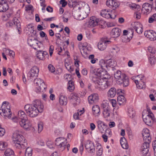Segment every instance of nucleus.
Instances as JSON below:
<instances>
[{
  "label": "nucleus",
  "instance_id": "18",
  "mask_svg": "<svg viewBox=\"0 0 156 156\" xmlns=\"http://www.w3.org/2000/svg\"><path fill=\"white\" fill-rule=\"evenodd\" d=\"M106 4L108 7L113 10L117 8L119 6L118 3L114 0H107Z\"/></svg>",
  "mask_w": 156,
  "mask_h": 156
},
{
  "label": "nucleus",
  "instance_id": "61",
  "mask_svg": "<svg viewBox=\"0 0 156 156\" xmlns=\"http://www.w3.org/2000/svg\"><path fill=\"white\" fill-rule=\"evenodd\" d=\"M5 132V129L0 127V136H3Z\"/></svg>",
  "mask_w": 156,
  "mask_h": 156
},
{
  "label": "nucleus",
  "instance_id": "6",
  "mask_svg": "<svg viewBox=\"0 0 156 156\" xmlns=\"http://www.w3.org/2000/svg\"><path fill=\"white\" fill-rule=\"evenodd\" d=\"M39 72L38 68L36 66H34L28 73V77L30 80H32L33 78H35L38 76Z\"/></svg>",
  "mask_w": 156,
  "mask_h": 156
},
{
  "label": "nucleus",
  "instance_id": "37",
  "mask_svg": "<svg viewBox=\"0 0 156 156\" xmlns=\"http://www.w3.org/2000/svg\"><path fill=\"white\" fill-rule=\"evenodd\" d=\"M69 3L68 4L70 8H76L78 6H77L78 2L76 1L75 0H68Z\"/></svg>",
  "mask_w": 156,
  "mask_h": 156
},
{
  "label": "nucleus",
  "instance_id": "52",
  "mask_svg": "<svg viewBox=\"0 0 156 156\" xmlns=\"http://www.w3.org/2000/svg\"><path fill=\"white\" fill-rule=\"evenodd\" d=\"M94 55H91L89 56V59L91 60L90 62L92 64H94L96 62L95 58H94Z\"/></svg>",
  "mask_w": 156,
  "mask_h": 156
},
{
  "label": "nucleus",
  "instance_id": "20",
  "mask_svg": "<svg viewBox=\"0 0 156 156\" xmlns=\"http://www.w3.org/2000/svg\"><path fill=\"white\" fill-rule=\"evenodd\" d=\"M106 70H101V69L97 70V73L99 74L98 76L101 79L107 80L110 78L109 76L107 73Z\"/></svg>",
  "mask_w": 156,
  "mask_h": 156
},
{
  "label": "nucleus",
  "instance_id": "24",
  "mask_svg": "<svg viewBox=\"0 0 156 156\" xmlns=\"http://www.w3.org/2000/svg\"><path fill=\"white\" fill-rule=\"evenodd\" d=\"M101 15L103 17L108 19L110 18L112 19H114L116 17L115 15L114 16V17L112 16V15L108 12V11L106 9L101 11Z\"/></svg>",
  "mask_w": 156,
  "mask_h": 156
},
{
  "label": "nucleus",
  "instance_id": "16",
  "mask_svg": "<svg viewBox=\"0 0 156 156\" xmlns=\"http://www.w3.org/2000/svg\"><path fill=\"white\" fill-rule=\"evenodd\" d=\"M111 41L106 40L105 39H102L101 41L99 42L98 45V49L101 51L105 50L107 44L110 43Z\"/></svg>",
  "mask_w": 156,
  "mask_h": 156
},
{
  "label": "nucleus",
  "instance_id": "30",
  "mask_svg": "<svg viewBox=\"0 0 156 156\" xmlns=\"http://www.w3.org/2000/svg\"><path fill=\"white\" fill-rule=\"evenodd\" d=\"M93 113L95 116H98L100 114V110L99 106L98 105L94 106L92 107Z\"/></svg>",
  "mask_w": 156,
  "mask_h": 156
},
{
  "label": "nucleus",
  "instance_id": "50",
  "mask_svg": "<svg viewBox=\"0 0 156 156\" xmlns=\"http://www.w3.org/2000/svg\"><path fill=\"white\" fill-rule=\"evenodd\" d=\"M44 82L40 78L36 79L34 80V83L37 86H38Z\"/></svg>",
  "mask_w": 156,
  "mask_h": 156
},
{
  "label": "nucleus",
  "instance_id": "53",
  "mask_svg": "<svg viewBox=\"0 0 156 156\" xmlns=\"http://www.w3.org/2000/svg\"><path fill=\"white\" fill-rule=\"evenodd\" d=\"M43 128V123L40 122L38 124V130L39 133L41 132Z\"/></svg>",
  "mask_w": 156,
  "mask_h": 156
},
{
  "label": "nucleus",
  "instance_id": "5",
  "mask_svg": "<svg viewBox=\"0 0 156 156\" xmlns=\"http://www.w3.org/2000/svg\"><path fill=\"white\" fill-rule=\"evenodd\" d=\"M148 114L146 116L142 115L144 122L147 125L151 126L154 120V115L150 109H148Z\"/></svg>",
  "mask_w": 156,
  "mask_h": 156
},
{
  "label": "nucleus",
  "instance_id": "60",
  "mask_svg": "<svg viewBox=\"0 0 156 156\" xmlns=\"http://www.w3.org/2000/svg\"><path fill=\"white\" fill-rule=\"evenodd\" d=\"M126 142H127V141L124 137H121L120 140V143L121 145L122 144H125Z\"/></svg>",
  "mask_w": 156,
  "mask_h": 156
},
{
  "label": "nucleus",
  "instance_id": "36",
  "mask_svg": "<svg viewBox=\"0 0 156 156\" xmlns=\"http://www.w3.org/2000/svg\"><path fill=\"white\" fill-rule=\"evenodd\" d=\"M13 21L14 25H16V28L18 30L19 34H20L21 32L20 31V21L16 18H14L13 19Z\"/></svg>",
  "mask_w": 156,
  "mask_h": 156
},
{
  "label": "nucleus",
  "instance_id": "46",
  "mask_svg": "<svg viewBox=\"0 0 156 156\" xmlns=\"http://www.w3.org/2000/svg\"><path fill=\"white\" fill-rule=\"evenodd\" d=\"M96 145L99 148L97 152V155L98 156H101L102 154L103 149L101 148V146L100 144L97 143Z\"/></svg>",
  "mask_w": 156,
  "mask_h": 156
},
{
  "label": "nucleus",
  "instance_id": "25",
  "mask_svg": "<svg viewBox=\"0 0 156 156\" xmlns=\"http://www.w3.org/2000/svg\"><path fill=\"white\" fill-rule=\"evenodd\" d=\"M119 84L124 87H126L129 84V79L125 75V76L123 77L119 81Z\"/></svg>",
  "mask_w": 156,
  "mask_h": 156
},
{
  "label": "nucleus",
  "instance_id": "42",
  "mask_svg": "<svg viewBox=\"0 0 156 156\" xmlns=\"http://www.w3.org/2000/svg\"><path fill=\"white\" fill-rule=\"evenodd\" d=\"M128 115L131 118H133L135 115V111L133 108H130L128 109Z\"/></svg>",
  "mask_w": 156,
  "mask_h": 156
},
{
  "label": "nucleus",
  "instance_id": "35",
  "mask_svg": "<svg viewBox=\"0 0 156 156\" xmlns=\"http://www.w3.org/2000/svg\"><path fill=\"white\" fill-rule=\"evenodd\" d=\"M74 11H73L74 14L75 16L79 17L80 20H83L86 17V13L85 12H83L80 14V12H75V9H73Z\"/></svg>",
  "mask_w": 156,
  "mask_h": 156
},
{
  "label": "nucleus",
  "instance_id": "22",
  "mask_svg": "<svg viewBox=\"0 0 156 156\" xmlns=\"http://www.w3.org/2000/svg\"><path fill=\"white\" fill-rule=\"evenodd\" d=\"M121 33V30L118 28H113L111 32V35L113 38H117L119 37Z\"/></svg>",
  "mask_w": 156,
  "mask_h": 156
},
{
  "label": "nucleus",
  "instance_id": "38",
  "mask_svg": "<svg viewBox=\"0 0 156 156\" xmlns=\"http://www.w3.org/2000/svg\"><path fill=\"white\" fill-rule=\"evenodd\" d=\"M106 62H107V65H108V67L113 68L114 67H115L116 65V62L113 60L109 59L108 60H107Z\"/></svg>",
  "mask_w": 156,
  "mask_h": 156
},
{
  "label": "nucleus",
  "instance_id": "39",
  "mask_svg": "<svg viewBox=\"0 0 156 156\" xmlns=\"http://www.w3.org/2000/svg\"><path fill=\"white\" fill-rule=\"evenodd\" d=\"M38 86L39 87L38 88L37 90L38 92H44L45 91V89L47 87L44 82Z\"/></svg>",
  "mask_w": 156,
  "mask_h": 156
},
{
  "label": "nucleus",
  "instance_id": "19",
  "mask_svg": "<svg viewBox=\"0 0 156 156\" xmlns=\"http://www.w3.org/2000/svg\"><path fill=\"white\" fill-rule=\"evenodd\" d=\"M101 21L99 19H97L95 16L90 17L88 22V26L91 27H94L97 25Z\"/></svg>",
  "mask_w": 156,
  "mask_h": 156
},
{
  "label": "nucleus",
  "instance_id": "8",
  "mask_svg": "<svg viewBox=\"0 0 156 156\" xmlns=\"http://www.w3.org/2000/svg\"><path fill=\"white\" fill-rule=\"evenodd\" d=\"M66 139L63 137L58 138L55 140V144L56 145L60 148H62V150L65 149V146H66Z\"/></svg>",
  "mask_w": 156,
  "mask_h": 156
},
{
  "label": "nucleus",
  "instance_id": "43",
  "mask_svg": "<svg viewBox=\"0 0 156 156\" xmlns=\"http://www.w3.org/2000/svg\"><path fill=\"white\" fill-rule=\"evenodd\" d=\"M5 154L6 156H13L14 152L10 149L9 148L5 150Z\"/></svg>",
  "mask_w": 156,
  "mask_h": 156
},
{
  "label": "nucleus",
  "instance_id": "49",
  "mask_svg": "<svg viewBox=\"0 0 156 156\" xmlns=\"http://www.w3.org/2000/svg\"><path fill=\"white\" fill-rule=\"evenodd\" d=\"M149 61L151 65V66H154L156 62L155 57L154 56L150 57L149 59Z\"/></svg>",
  "mask_w": 156,
  "mask_h": 156
},
{
  "label": "nucleus",
  "instance_id": "27",
  "mask_svg": "<svg viewBox=\"0 0 156 156\" xmlns=\"http://www.w3.org/2000/svg\"><path fill=\"white\" fill-rule=\"evenodd\" d=\"M10 106H7V108H4L3 115L5 118L7 117L10 118H11V115H12V113L11 110L10 109Z\"/></svg>",
  "mask_w": 156,
  "mask_h": 156
},
{
  "label": "nucleus",
  "instance_id": "57",
  "mask_svg": "<svg viewBox=\"0 0 156 156\" xmlns=\"http://www.w3.org/2000/svg\"><path fill=\"white\" fill-rule=\"evenodd\" d=\"M148 51L152 54H154L155 53V49L151 47H149L148 48Z\"/></svg>",
  "mask_w": 156,
  "mask_h": 156
},
{
  "label": "nucleus",
  "instance_id": "23",
  "mask_svg": "<svg viewBox=\"0 0 156 156\" xmlns=\"http://www.w3.org/2000/svg\"><path fill=\"white\" fill-rule=\"evenodd\" d=\"M98 96L97 94H92L88 97V101L90 104L96 103L98 101Z\"/></svg>",
  "mask_w": 156,
  "mask_h": 156
},
{
  "label": "nucleus",
  "instance_id": "56",
  "mask_svg": "<svg viewBox=\"0 0 156 156\" xmlns=\"http://www.w3.org/2000/svg\"><path fill=\"white\" fill-rule=\"evenodd\" d=\"M46 144L47 146L50 148H52L53 147V142L51 141H48L46 143Z\"/></svg>",
  "mask_w": 156,
  "mask_h": 156
},
{
  "label": "nucleus",
  "instance_id": "58",
  "mask_svg": "<svg viewBox=\"0 0 156 156\" xmlns=\"http://www.w3.org/2000/svg\"><path fill=\"white\" fill-rule=\"evenodd\" d=\"M54 50V47L52 45H50L49 48V54L50 56H51L52 55L53 50Z\"/></svg>",
  "mask_w": 156,
  "mask_h": 156
},
{
  "label": "nucleus",
  "instance_id": "2",
  "mask_svg": "<svg viewBox=\"0 0 156 156\" xmlns=\"http://www.w3.org/2000/svg\"><path fill=\"white\" fill-rule=\"evenodd\" d=\"M13 142L15 146L19 149H24L27 146V143L24 137L17 132L13 135Z\"/></svg>",
  "mask_w": 156,
  "mask_h": 156
},
{
  "label": "nucleus",
  "instance_id": "1",
  "mask_svg": "<svg viewBox=\"0 0 156 156\" xmlns=\"http://www.w3.org/2000/svg\"><path fill=\"white\" fill-rule=\"evenodd\" d=\"M44 106L41 101L39 100L34 101L31 104H27L24 107L27 114L31 117L36 116L39 112H42L44 110Z\"/></svg>",
  "mask_w": 156,
  "mask_h": 156
},
{
  "label": "nucleus",
  "instance_id": "17",
  "mask_svg": "<svg viewBox=\"0 0 156 156\" xmlns=\"http://www.w3.org/2000/svg\"><path fill=\"white\" fill-rule=\"evenodd\" d=\"M152 9V5L146 2L143 5L142 11L145 10V11H144V13L147 15L151 11Z\"/></svg>",
  "mask_w": 156,
  "mask_h": 156
},
{
  "label": "nucleus",
  "instance_id": "3",
  "mask_svg": "<svg viewBox=\"0 0 156 156\" xmlns=\"http://www.w3.org/2000/svg\"><path fill=\"white\" fill-rule=\"evenodd\" d=\"M17 119V122H19L20 126L24 129H27L31 126V124L28 120L27 116L23 111H20L18 112Z\"/></svg>",
  "mask_w": 156,
  "mask_h": 156
},
{
  "label": "nucleus",
  "instance_id": "62",
  "mask_svg": "<svg viewBox=\"0 0 156 156\" xmlns=\"http://www.w3.org/2000/svg\"><path fill=\"white\" fill-rule=\"evenodd\" d=\"M153 15L151 16L149 18L148 20V22L149 23H152L154 21H156L155 19L153 17Z\"/></svg>",
  "mask_w": 156,
  "mask_h": 156
},
{
  "label": "nucleus",
  "instance_id": "41",
  "mask_svg": "<svg viewBox=\"0 0 156 156\" xmlns=\"http://www.w3.org/2000/svg\"><path fill=\"white\" fill-rule=\"evenodd\" d=\"M75 87L73 84V82L72 80L69 81L68 83V89L70 92L72 91L74 89Z\"/></svg>",
  "mask_w": 156,
  "mask_h": 156
},
{
  "label": "nucleus",
  "instance_id": "21",
  "mask_svg": "<svg viewBox=\"0 0 156 156\" xmlns=\"http://www.w3.org/2000/svg\"><path fill=\"white\" fill-rule=\"evenodd\" d=\"M9 6L5 0H0V12H5L9 9Z\"/></svg>",
  "mask_w": 156,
  "mask_h": 156
},
{
  "label": "nucleus",
  "instance_id": "14",
  "mask_svg": "<svg viewBox=\"0 0 156 156\" xmlns=\"http://www.w3.org/2000/svg\"><path fill=\"white\" fill-rule=\"evenodd\" d=\"M86 149L90 153H94L95 151L94 143L92 141L88 140L85 145Z\"/></svg>",
  "mask_w": 156,
  "mask_h": 156
},
{
  "label": "nucleus",
  "instance_id": "7",
  "mask_svg": "<svg viewBox=\"0 0 156 156\" xmlns=\"http://www.w3.org/2000/svg\"><path fill=\"white\" fill-rule=\"evenodd\" d=\"M101 107L103 109V115L105 118H108L110 115L111 109L108 104L107 103H103Z\"/></svg>",
  "mask_w": 156,
  "mask_h": 156
},
{
  "label": "nucleus",
  "instance_id": "26",
  "mask_svg": "<svg viewBox=\"0 0 156 156\" xmlns=\"http://www.w3.org/2000/svg\"><path fill=\"white\" fill-rule=\"evenodd\" d=\"M99 65L100 68H98L97 70L100 69L101 70H106V69L108 68V67L107 65V62L103 59L100 61Z\"/></svg>",
  "mask_w": 156,
  "mask_h": 156
},
{
  "label": "nucleus",
  "instance_id": "44",
  "mask_svg": "<svg viewBox=\"0 0 156 156\" xmlns=\"http://www.w3.org/2000/svg\"><path fill=\"white\" fill-rule=\"evenodd\" d=\"M27 28L28 29L29 31H30V32L33 34V35H35L36 34V31L34 30V26L33 25L31 24H29Z\"/></svg>",
  "mask_w": 156,
  "mask_h": 156
},
{
  "label": "nucleus",
  "instance_id": "13",
  "mask_svg": "<svg viewBox=\"0 0 156 156\" xmlns=\"http://www.w3.org/2000/svg\"><path fill=\"white\" fill-rule=\"evenodd\" d=\"M144 141V143L141 146V151L143 155H146L148 152L149 144L151 142Z\"/></svg>",
  "mask_w": 156,
  "mask_h": 156
},
{
  "label": "nucleus",
  "instance_id": "28",
  "mask_svg": "<svg viewBox=\"0 0 156 156\" xmlns=\"http://www.w3.org/2000/svg\"><path fill=\"white\" fill-rule=\"evenodd\" d=\"M59 103L61 105L66 106L67 103V98L63 95L60 96Z\"/></svg>",
  "mask_w": 156,
  "mask_h": 156
},
{
  "label": "nucleus",
  "instance_id": "45",
  "mask_svg": "<svg viewBox=\"0 0 156 156\" xmlns=\"http://www.w3.org/2000/svg\"><path fill=\"white\" fill-rule=\"evenodd\" d=\"M8 146L7 143L3 141H0V150H4Z\"/></svg>",
  "mask_w": 156,
  "mask_h": 156
},
{
  "label": "nucleus",
  "instance_id": "40",
  "mask_svg": "<svg viewBox=\"0 0 156 156\" xmlns=\"http://www.w3.org/2000/svg\"><path fill=\"white\" fill-rule=\"evenodd\" d=\"M133 33H132V36L129 37L128 36H126L125 35H122L121 37V39L122 41L123 42H129L130 39H131L132 37Z\"/></svg>",
  "mask_w": 156,
  "mask_h": 156
},
{
  "label": "nucleus",
  "instance_id": "47",
  "mask_svg": "<svg viewBox=\"0 0 156 156\" xmlns=\"http://www.w3.org/2000/svg\"><path fill=\"white\" fill-rule=\"evenodd\" d=\"M32 150L31 147H28L26 150L25 156H31Z\"/></svg>",
  "mask_w": 156,
  "mask_h": 156
},
{
  "label": "nucleus",
  "instance_id": "51",
  "mask_svg": "<svg viewBox=\"0 0 156 156\" xmlns=\"http://www.w3.org/2000/svg\"><path fill=\"white\" fill-rule=\"evenodd\" d=\"M78 98V97L76 94L74 93L72 94L71 98V99L77 102V101H79V100Z\"/></svg>",
  "mask_w": 156,
  "mask_h": 156
},
{
  "label": "nucleus",
  "instance_id": "63",
  "mask_svg": "<svg viewBox=\"0 0 156 156\" xmlns=\"http://www.w3.org/2000/svg\"><path fill=\"white\" fill-rule=\"evenodd\" d=\"M9 102L7 101H4L1 107V108H7V106H9Z\"/></svg>",
  "mask_w": 156,
  "mask_h": 156
},
{
  "label": "nucleus",
  "instance_id": "54",
  "mask_svg": "<svg viewBox=\"0 0 156 156\" xmlns=\"http://www.w3.org/2000/svg\"><path fill=\"white\" fill-rule=\"evenodd\" d=\"M65 66L66 69L70 72L73 71V69L69 64L67 62L65 63Z\"/></svg>",
  "mask_w": 156,
  "mask_h": 156
},
{
  "label": "nucleus",
  "instance_id": "48",
  "mask_svg": "<svg viewBox=\"0 0 156 156\" xmlns=\"http://www.w3.org/2000/svg\"><path fill=\"white\" fill-rule=\"evenodd\" d=\"M134 29L138 34H141L143 32V29L140 26H135L134 27Z\"/></svg>",
  "mask_w": 156,
  "mask_h": 156
},
{
  "label": "nucleus",
  "instance_id": "59",
  "mask_svg": "<svg viewBox=\"0 0 156 156\" xmlns=\"http://www.w3.org/2000/svg\"><path fill=\"white\" fill-rule=\"evenodd\" d=\"M14 25L13 22L11 21H9L6 24V25L7 27H12Z\"/></svg>",
  "mask_w": 156,
  "mask_h": 156
},
{
  "label": "nucleus",
  "instance_id": "55",
  "mask_svg": "<svg viewBox=\"0 0 156 156\" xmlns=\"http://www.w3.org/2000/svg\"><path fill=\"white\" fill-rule=\"evenodd\" d=\"M48 68L50 71L51 73H53L55 71V68L54 66L51 64H49L48 66Z\"/></svg>",
  "mask_w": 156,
  "mask_h": 156
},
{
  "label": "nucleus",
  "instance_id": "9",
  "mask_svg": "<svg viewBox=\"0 0 156 156\" xmlns=\"http://www.w3.org/2000/svg\"><path fill=\"white\" fill-rule=\"evenodd\" d=\"M144 34L145 37L151 41L156 40V33L153 30L146 31Z\"/></svg>",
  "mask_w": 156,
  "mask_h": 156
},
{
  "label": "nucleus",
  "instance_id": "15",
  "mask_svg": "<svg viewBox=\"0 0 156 156\" xmlns=\"http://www.w3.org/2000/svg\"><path fill=\"white\" fill-rule=\"evenodd\" d=\"M98 87L100 89L103 90L110 86L109 82L107 80H103L102 81H101L98 84Z\"/></svg>",
  "mask_w": 156,
  "mask_h": 156
},
{
  "label": "nucleus",
  "instance_id": "32",
  "mask_svg": "<svg viewBox=\"0 0 156 156\" xmlns=\"http://www.w3.org/2000/svg\"><path fill=\"white\" fill-rule=\"evenodd\" d=\"M116 90L114 87L111 88L108 92V97L114 98L116 94Z\"/></svg>",
  "mask_w": 156,
  "mask_h": 156
},
{
  "label": "nucleus",
  "instance_id": "10",
  "mask_svg": "<svg viewBox=\"0 0 156 156\" xmlns=\"http://www.w3.org/2000/svg\"><path fill=\"white\" fill-rule=\"evenodd\" d=\"M144 77L143 76L140 75V77H139V79L134 80V82L136 84L137 88L139 89L145 88V83L143 81Z\"/></svg>",
  "mask_w": 156,
  "mask_h": 156
},
{
  "label": "nucleus",
  "instance_id": "64",
  "mask_svg": "<svg viewBox=\"0 0 156 156\" xmlns=\"http://www.w3.org/2000/svg\"><path fill=\"white\" fill-rule=\"evenodd\" d=\"M121 146L124 149H128L129 146L127 144V142L125 143V144H122Z\"/></svg>",
  "mask_w": 156,
  "mask_h": 156
},
{
  "label": "nucleus",
  "instance_id": "34",
  "mask_svg": "<svg viewBox=\"0 0 156 156\" xmlns=\"http://www.w3.org/2000/svg\"><path fill=\"white\" fill-rule=\"evenodd\" d=\"M125 75L121 73V71L117 70L114 74V77L118 80H120L123 77L125 76Z\"/></svg>",
  "mask_w": 156,
  "mask_h": 156
},
{
  "label": "nucleus",
  "instance_id": "33",
  "mask_svg": "<svg viewBox=\"0 0 156 156\" xmlns=\"http://www.w3.org/2000/svg\"><path fill=\"white\" fill-rule=\"evenodd\" d=\"M118 104L119 105H123L126 102V98L122 95H120L117 97Z\"/></svg>",
  "mask_w": 156,
  "mask_h": 156
},
{
  "label": "nucleus",
  "instance_id": "29",
  "mask_svg": "<svg viewBox=\"0 0 156 156\" xmlns=\"http://www.w3.org/2000/svg\"><path fill=\"white\" fill-rule=\"evenodd\" d=\"M96 72H97V71ZM98 75V73L96 72V74H93V75L92 76V81L95 84H97L101 81H103V79H101Z\"/></svg>",
  "mask_w": 156,
  "mask_h": 156
},
{
  "label": "nucleus",
  "instance_id": "31",
  "mask_svg": "<svg viewBox=\"0 0 156 156\" xmlns=\"http://www.w3.org/2000/svg\"><path fill=\"white\" fill-rule=\"evenodd\" d=\"M97 123L98 129L101 133H103V131L106 129V125L104 122L100 120H98Z\"/></svg>",
  "mask_w": 156,
  "mask_h": 156
},
{
  "label": "nucleus",
  "instance_id": "4",
  "mask_svg": "<svg viewBox=\"0 0 156 156\" xmlns=\"http://www.w3.org/2000/svg\"><path fill=\"white\" fill-rule=\"evenodd\" d=\"M28 44L35 50H38L40 48H43V44L34 38L29 37L27 41Z\"/></svg>",
  "mask_w": 156,
  "mask_h": 156
},
{
  "label": "nucleus",
  "instance_id": "11",
  "mask_svg": "<svg viewBox=\"0 0 156 156\" xmlns=\"http://www.w3.org/2000/svg\"><path fill=\"white\" fill-rule=\"evenodd\" d=\"M142 136L144 141L151 142V137L150 136L149 130L147 128L143 129L142 132Z\"/></svg>",
  "mask_w": 156,
  "mask_h": 156
},
{
  "label": "nucleus",
  "instance_id": "12",
  "mask_svg": "<svg viewBox=\"0 0 156 156\" xmlns=\"http://www.w3.org/2000/svg\"><path fill=\"white\" fill-rule=\"evenodd\" d=\"M43 48H40L38 50H36L37 51L36 52V56L38 59L41 60H44L45 55H48L47 52L43 51Z\"/></svg>",
  "mask_w": 156,
  "mask_h": 156
}]
</instances>
